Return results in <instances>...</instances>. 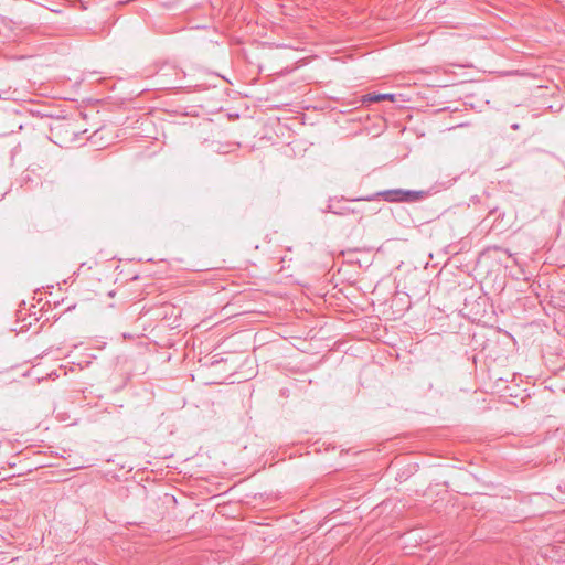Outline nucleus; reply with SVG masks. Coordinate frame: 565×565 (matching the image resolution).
I'll return each mask as SVG.
<instances>
[{
  "instance_id": "obj_4",
  "label": "nucleus",
  "mask_w": 565,
  "mask_h": 565,
  "mask_svg": "<svg viewBox=\"0 0 565 565\" xmlns=\"http://www.w3.org/2000/svg\"><path fill=\"white\" fill-rule=\"evenodd\" d=\"M512 129H519V125L518 124L512 125Z\"/></svg>"
},
{
  "instance_id": "obj_3",
  "label": "nucleus",
  "mask_w": 565,
  "mask_h": 565,
  "mask_svg": "<svg viewBox=\"0 0 565 565\" xmlns=\"http://www.w3.org/2000/svg\"><path fill=\"white\" fill-rule=\"evenodd\" d=\"M393 100L394 95L392 94H373L367 96V100L370 102H381V100Z\"/></svg>"
},
{
  "instance_id": "obj_1",
  "label": "nucleus",
  "mask_w": 565,
  "mask_h": 565,
  "mask_svg": "<svg viewBox=\"0 0 565 565\" xmlns=\"http://www.w3.org/2000/svg\"><path fill=\"white\" fill-rule=\"evenodd\" d=\"M404 190H386L377 193L379 196L384 199L387 202H403Z\"/></svg>"
},
{
  "instance_id": "obj_2",
  "label": "nucleus",
  "mask_w": 565,
  "mask_h": 565,
  "mask_svg": "<svg viewBox=\"0 0 565 565\" xmlns=\"http://www.w3.org/2000/svg\"><path fill=\"white\" fill-rule=\"evenodd\" d=\"M423 198L422 191L404 190L403 202H415Z\"/></svg>"
}]
</instances>
